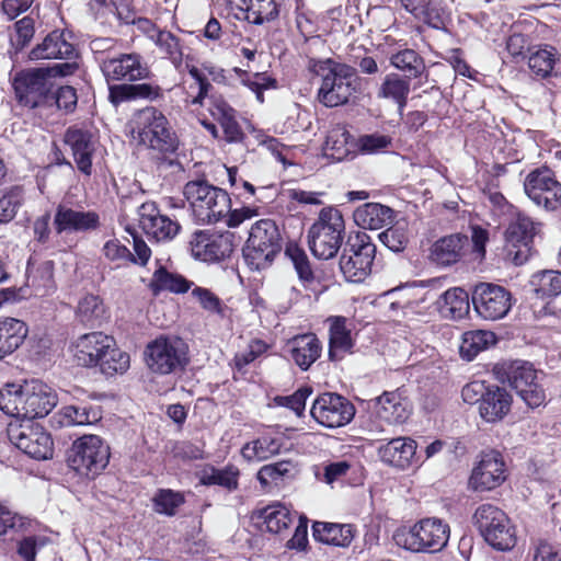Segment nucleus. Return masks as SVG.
Returning a JSON list of instances; mask_svg holds the SVG:
<instances>
[{"label": "nucleus", "mask_w": 561, "mask_h": 561, "mask_svg": "<svg viewBox=\"0 0 561 561\" xmlns=\"http://www.w3.org/2000/svg\"><path fill=\"white\" fill-rule=\"evenodd\" d=\"M378 237L382 244L389 250L393 252H401L405 249L409 242L407 224L398 222L379 233Z\"/></svg>", "instance_id": "obj_57"}, {"label": "nucleus", "mask_w": 561, "mask_h": 561, "mask_svg": "<svg viewBox=\"0 0 561 561\" xmlns=\"http://www.w3.org/2000/svg\"><path fill=\"white\" fill-rule=\"evenodd\" d=\"M110 460L108 445L96 435H83L76 439L67 455L68 466L85 478L99 476Z\"/></svg>", "instance_id": "obj_10"}, {"label": "nucleus", "mask_w": 561, "mask_h": 561, "mask_svg": "<svg viewBox=\"0 0 561 561\" xmlns=\"http://www.w3.org/2000/svg\"><path fill=\"white\" fill-rule=\"evenodd\" d=\"M14 34L11 35V44L15 49L26 47L35 34V20L32 15L23 16L13 24Z\"/></svg>", "instance_id": "obj_58"}, {"label": "nucleus", "mask_w": 561, "mask_h": 561, "mask_svg": "<svg viewBox=\"0 0 561 561\" xmlns=\"http://www.w3.org/2000/svg\"><path fill=\"white\" fill-rule=\"evenodd\" d=\"M104 257L116 264L117 267L129 263L131 260V252L118 239H111L106 241L102 248Z\"/></svg>", "instance_id": "obj_62"}, {"label": "nucleus", "mask_w": 561, "mask_h": 561, "mask_svg": "<svg viewBox=\"0 0 561 561\" xmlns=\"http://www.w3.org/2000/svg\"><path fill=\"white\" fill-rule=\"evenodd\" d=\"M103 374L112 376L114 374H123L129 367V356L127 353L116 347L115 341L112 337V345L106 353L103 354L99 363Z\"/></svg>", "instance_id": "obj_54"}, {"label": "nucleus", "mask_w": 561, "mask_h": 561, "mask_svg": "<svg viewBox=\"0 0 561 561\" xmlns=\"http://www.w3.org/2000/svg\"><path fill=\"white\" fill-rule=\"evenodd\" d=\"M526 195L539 207L556 209L561 203V184L549 168H538L524 180Z\"/></svg>", "instance_id": "obj_16"}, {"label": "nucleus", "mask_w": 561, "mask_h": 561, "mask_svg": "<svg viewBox=\"0 0 561 561\" xmlns=\"http://www.w3.org/2000/svg\"><path fill=\"white\" fill-rule=\"evenodd\" d=\"M344 236L345 221L340 209L333 206L323 207L308 229V245L316 257L330 260L337 254Z\"/></svg>", "instance_id": "obj_6"}, {"label": "nucleus", "mask_w": 561, "mask_h": 561, "mask_svg": "<svg viewBox=\"0 0 561 561\" xmlns=\"http://www.w3.org/2000/svg\"><path fill=\"white\" fill-rule=\"evenodd\" d=\"M410 81L411 80L403 78L398 73H389L383 78L377 91V96L379 99L391 100L398 105V113L400 116L403 115V110L408 103L411 90Z\"/></svg>", "instance_id": "obj_40"}, {"label": "nucleus", "mask_w": 561, "mask_h": 561, "mask_svg": "<svg viewBox=\"0 0 561 561\" xmlns=\"http://www.w3.org/2000/svg\"><path fill=\"white\" fill-rule=\"evenodd\" d=\"M374 409L379 420L391 424H403L411 414V404L398 391H386L375 399Z\"/></svg>", "instance_id": "obj_27"}, {"label": "nucleus", "mask_w": 561, "mask_h": 561, "mask_svg": "<svg viewBox=\"0 0 561 561\" xmlns=\"http://www.w3.org/2000/svg\"><path fill=\"white\" fill-rule=\"evenodd\" d=\"M56 404V393L37 379L24 381L22 385H7L0 391V410L23 421L44 417Z\"/></svg>", "instance_id": "obj_1"}, {"label": "nucleus", "mask_w": 561, "mask_h": 561, "mask_svg": "<svg viewBox=\"0 0 561 561\" xmlns=\"http://www.w3.org/2000/svg\"><path fill=\"white\" fill-rule=\"evenodd\" d=\"M139 225L144 232L156 241H168L173 239L180 231L178 221L160 215L154 203H144L138 208Z\"/></svg>", "instance_id": "obj_22"}, {"label": "nucleus", "mask_w": 561, "mask_h": 561, "mask_svg": "<svg viewBox=\"0 0 561 561\" xmlns=\"http://www.w3.org/2000/svg\"><path fill=\"white\" fill-rule=\"evenodd\" d=\"M111 345L112 336L102 332L83 334L73 344L75 360L83 367L96 366Z\"/></svg>", "instance_id": "obj_24"}, {"label": "nucleus", "mask_w": 561, "mask_h": 561, "mask_svg": "<svg viewBox=\"0 0 561 561\" xmlns=\"http://www.w3.org/2000/svg\"><path fill=\"white\" fill-rule=\"evenodd\" d=\"M399 298L391 302V309L400 308L403 316L409 312H420L421 307L430 299L431 291L420 286H404L394 290Z\"/></svg>", "instance_id": "obj_47"}, {"label": "nucleus", "mask_w": 561, "mask_h": 561, "mask_svg": "<svg viewBox=\"0 0 561 561\" xmlns=\"http://www.w3.org/2000/svg\"><path fill=\"white\" fill-rule=\"evenodd\" d=\"M99 419L100 415L98 412L75 405L64 407L53 416V420L61 427L92 424Z\"/></svg>", "instance_id": "obj_51"}, {"label": "nucleus", "mask_w": 561, "mask_h": 561, "mask_svg": "<svg viewBox=\"0 0 561 561\" xmlns=\"http://www.w3.org/2000/svg\"><path fill=\"white\" fill-rule=\"evenodd\" d=\"M354 526L351 524L316 522L312 525L316 540L335 547H348L354 539Z\"/></svg>", "instance_id": "obj_36"}, {"label": "nucleus", "mask_w": 561, "mask_h": 561, "mask_svg": "<svg viewBox=\"0 0 561 561\" xmlns=\"http://www.w3.org/2000/svg\"><path fill=\"white\" fill-rule=\"evenodd\" d=\"M8 433L10 440L31 458L44 460L53 457L54 443L41 425L31 421L10 424Z\"/></svg>", "instance_id": "obj_13"}, {"label": "nucleus", "mask_w": 561, "mask_h": 561, "mask_svg": "<svg viewBox=\"0 0 561 561\" xmlns=\"http://www.w3.org/2000/svg\"><path fill=\"white\" fill-rule=\"evenodd\" d=\"M354 149L353 138L344 126L336 125L329 130L323 147L325 157L334 161H342L354 153Z\"/></svg>", "instance_id": "obj_38"}, {"label": "nucleus", "mask_w": 561, "mask_h": 561, "mask_svg": "<svg viewBox=\"0 0 561 561\" xmlns=\"http://www.w3.org/2000/svg\"><path fill=\"white\" fill-rule=\"evenodd\" d=\"M183 503V494L170 489L159 490L153 497L154 511L159 514H164L168 516H173L178 507Z\"/></svg>", "instance_id": "obj_56"}, {"label": "nucleus", "mask_w": 561, "mask_h": 561, "mask_svg": "<svg viewBox=\"0 0 561 561\" xmlns=\"http://www.w3.org/2000/svg\"><path fill=\"white\" fill-rule=\"evenodd\" d=\"M183 194L194 218L202 224H216L229 213L231 203L229 194L205 180L187 182Z\"/></svg>", "instance_id": "obj_7"}, {"label": "nucleus", "mask_w": 561, "mask_h": 561, "mask_svg": "<svg viewBox=\"0 0 561 561\" xmlns=\"http://www.w3.org/2000/svg\"><path fill=\"white\" fill-rule=\"evenodd\" d=\"M403 8L428 26L443 30L448 15L440 4L433 0H400Z\"/></svg>", "instance_id": "obj_35"}, {"label": "nucleus", "mask_w": 561, "mask_h": 561, "mask_svg": "<svg viewBox=\"0 0 561 561\" xmlns=\"http://www.w3.org/2000/svg\"><path fill=\"white\" fill-rule=\"evenodd\" d=\"M188 244L194 257L204 262L221 261L233 252V234L197 230L192 234Z\"/></svg>", "instance_id": "obj_19"}, {"label": "nucleus", "mask_w": 561, "mask_h": 561, "mask_svg": "<svg viewBox=\"0 0 561 561\" xmlns=\"http://www.w3.org/2000/svg\"><path fill=\"white\" fill-rule=\"evenodd\" d=\"M287 345L291 359L302 370L309 369L322 352V344L313 333L296 335Z\"/></svg>", "instance_id": "obj_32"}, {"label": "nucleus", "mask_w": 561, "mask_h": 561, "mask_svg": "<svg viewBox=\"0 0 561 561\" xmlns=\"http://www.w3.org/2000/svg\"><path fill=\"white\" fill-rule=\"evenodd\" d=\"M468 245V237L453 233L436 240L430 249V260L439 266H450L461 260Z\"/></svg>", "instance_id": "obj_29"}, {"label": "nucleus", "mask_w": 561, "mask_h": 561, "mask_svg": "<svg viewBox=\"0 0 561 561\" xmlns=\"http://www.w3.org/2000/svg\"><path fill=\"white\" fill-rule=\"evenodd\" d=\"M260 517L270 533L280 534L288 528L296 515H293L285 505L276 503L263 508Z\"/></svg>", "instance_id": "obj_49"}, {"label": "nucleus", "mask_w": 561, "mask_h": 561, "mask_svg": "<svg viewBox=\"0 0 561 561\" xmlns=\"http://www.w3.org/2000/svg\"><path fill=\"white\" fill-rule=\"evenodd\" d=\"M437 305L442 317L450 320H460L470 310L469 295L459 287L446 290L437 300Z\"/></svg>", "instance_id": "obj_41"}, {"label": "nucleus", "mask_w": 561, "mask_h": 561, "mask_svg": "<svg viewBox=\"0 0 561 561\" xmlns=\"http://www.w3.org/2000/svg\"><path fill=\"white\" fill-rule=\"evenodd\" d=\"M77 56L78 53L73 44L66 38L65 32L58 30L47 34L42 43L30 51L32 60L66 59V62H76Z\"/></svg>", "instance_id": "obj_26"}, {"label": "nucleus", "mask_w": 561, "mask_h": 561, "mask_svg": "<svg viewBox=\"0 0 561 561\" xmlns=\"http://www.w3.org/2000/svg\"><path fill=\"white\" fill-rule=\"evenodd\" d=\"M154 45L160 53L168 58L172 65L180 69L183 65V45L179 37L169 31L163 30L154 39Z\"/></svg>", "instance_id": "obj_53"}, {"label": "nucleus", "mask_w": 561, "mask_h": 561, "mask_svg": "<svg viewBox=\"0 0 561 561\" xmlns=\"http://www.w3.org/2000/svg\"><path fill=\"white\" fill-rule=\"evenodd\" d=\"M282 250V234L272 219H261L251 226L242 249L245 264L252 271H262L272 265Z\"/></svg>", "instance_id": "obj_8"}, {"label": "nucleus", "mask_w": 561, "mask_h": 561, "mask_svg": "<svg viewBox=\"0 0 561 561\" xmlns=\"http://www.w3.org/2000/svg\"><path fill=\"white\" fill-rule=\"evenodd\" d=\"M239 470L233 466L224 469L209 467L203 470L199 481L203 485H220L229 491L238 488Z\"/></svg>", "instance_id": "obj_52"}, {"label": "nucleus", "mask_w": 561, "mask_h": 561, "mask_svg": "<svg viewBox=\"0 0 561 561\" xmlns=\"http://www.w3.org/2000/svg\"><path fill=\"white\" fill-rule=\"evenodd\" d=\"M310 413L319 424L335 428L350 423L355 415V409L344 397L327 392L314 400Z\"/></svg>", "instance_id": "obj_18"}, {"label": "nucleus", "mask_w": 561, "mask_h": 561, "mask_svg": "<svg viewBox=\"0 0 561 561\" xmlns=\"http://www.w3.org/2000/svg\"><path fill=\"white\" fill-rule=\"evenodd\" d=\"M504 472V462L499 454L494 451L483 454L472 470L470 484L474 490L495 489L505 480Z\"/></svg>", "instance_id": "obj_23"}, {"label": "nucleus", "mask_w": 561, "mask_h": 561, "mask_svg": "<svg viewBox=\"0 0 561 561\" xmlns=\"http://www.w3.org/2000/svg\"><path fill=\"white\" fill-rule=\"evenodd\" d=\"M129 135L138 145L159 152L172 153L179 139L165 115L154 106L136 111L128 123Z\"/></svg>", "instance_id": "obj_3"}, {"label": "nucleus", "mask_w": 561, "mask_h": 561, "mask_svg": "<svg viewBox=\"0 0 561 561\" xmlns=\"http://www.w3.org/2000/svg\"><path fill=\"white\" fill-rule=\"evenodd\" d=\"M106 81L137 82L149 79L151 71L137 53L105 56L99 60Z\"/></svg>", "instance_id": "obj_14"}, {"label": "nucleus", "mask_w": 561, "mask_h": 561, "mask_svg": "<svg viewBox=\"0 0 561 561\" xmlns=\"http://www.w3.org/2000/svg\"><path fill=\"white\" fill-rule=\"evenodd\" d=\"M192 283L182 275L169 273L163 267L157 270L150 283V288L154 294L161 290H169L176 294L186 293Z\"/></svg>", "instance_id": "obj_50"}, {"label": "nucleus", "mask_w": 561, "mask_h": 561, "mask_svg": "<svg viewBox=\"0 0 561 561\" xmlns=\"http://www.w3.org/2000/svg\"><path fill=\"white\" fill-rule=\"evenodd\" d=\"M376 245L366 232L350 236L340 257V270L346 280L360 283L371 272Z\"/></svg>", "instance_id": "obj_12"}, {"label": "nucleus", "mask_w": 561, "mask_h": 561, "mask_svg": "<svg viewBox=\"0 0 561 561\" xmlns=\"http://www.w3.org/2000/svg\"><path fill=\"white\" fill-rule=\"evenodd\" d=\"M193 298L208 313L225 316V305L221 299L211 290L204 287H195L192 290Z\"/></svg>", "instance_id": "obj_60"}, {"label": "nucleus", "mask_w": 561, "mask_h": 561, "mask_svg": "<svg viewBox=\"0 0 561 561\" xmlns=\"http://www.w3.org/2000/svg\"><path fill=\"white\" fill-rule=\"evenodd\" d=\"M22 199V191L16 186L0 190V224H8L15 217Z\"/></svg>", "instance_id": "obj_55"}, {"label": "nucleus", "mask_w": 561, "mask_h": 561, "mask_svg": "<svg viewBox=\"0 0 561 561\" xmlns=\"http://www.w3.org/2000/svg\"><path fill=\"white\" fill-rule=\"evenodd\" d=\"M286 254L291 259L300 279L305 282L313 279V273L310 267L309 260L301 249L298 247H288L286 249Z\"/></svg>", "instance_id": "obj_64"}, {"label": "nucleus", "mask_w": 561, "mask_h": 561, "mask_svg": "<svg viewBox=\"0 0 561 561\" xmlns=\"http://www.w3.org/2000/svg\"><path fill=\"white\" fill-rule=\"evenodd\" d=\"M309 72L321 78L318 100L328 107L343 105L355 92L357 71L354 67L332 58H310L307 64Z\"/></svg>", "instance_id": "obj_2"}, {"label": "nucleus", "mask_w": 561, "mask_h": 561, "mask_svg": "<svg viewBox=\"0 0 561 561\" xmlns=\"http://www.w3.org/2000/svg\"><path fill=\"white\" fill-rule=\"evenodd\" d=\"M389 62L404 75L403 78L409 80L421 77L426 70L424 59L410 48L391 54Z\"/></svg>", "instance_id": "obj_44"}, {"label": "nucleus", "mask_w": 561, "mask_h": 561, "mask_svg": "<svg viewBox=\"0 0 561 561\" xmlns=\"http://www.w3.org/2000/svg\"><path fill=\"white\" fill-rule=\"evenodd\" d=\"M393 210L379 203H366L354 211L355 222L364 228L377 230L391 222Z\"/></svg>", "instance_id": "obj_39"}, {"label": "nucleus", "mask_w": 561, "mask_h": 561, "mask_svg": "<svg viewBox=\"0 0 561 561\" xmlns=\"http://www.w3.org/2000/svg\"><path fill=\"white\" fill-rule=\"evenodd\" d=\"M163 89L159 84L149 82L121 83L108 88V100L114 106L136 100L153 102L163 99Z\"/></svg>", "instance_id": "obj_28"}, {"label": "nucleus", "mask_w": 561, "mask_h": 561, "mask_svg": "<svg viewBox=\"0 0 561 561\" xmlns=\"http://www.w3.org/2000/svg\"><path fill=\"white\" fill-rule=\"evenodd\" d=\"M495 342V335L491 331L474 330L462 334L459 346L460 356L467 360H472L480 352L488 348Z\"/></svg>", "instance_id": "obj_48"}, {"label": "nucleus", "mask_w": 561, "mask_h": 561, "mask_svg": "<svg viewBox=\"0 0 561 561\" xmlns=\"http://www.w3.org/2000/svg\"><path fill=\"white\" fill-rule=\"evenodd\" d=\"M100 226V215L94 210L75 209L66 204H58L55 209L53 227L57 234L87 233Z\"/></svg>", "instance_id": "obj_20"}, {"label": "nucleus", "mask_w": 561, "mask_h": 561, "mask_svg": "<svg viewBox=\"0 0 561 561\" xmlns=\"http://www.w3.org/2000/svg\"><path fill=\"white\" fill-rule=\"evenodd\" d=\"M26 324L15 318H0V359L15 352L27 336Z\"/></svg>", "instance_id": "obj_37"}, {"label": "nucleus", "mask_w": 561, "mask_h": 561, "mask_svg": "<svg viewBox=\"0 0 561 561\" xmlns=\"http://www.w3.org/2000/svg\"><path fill=\"white\" fill-rule=\"evenodd\" d=\"M472 304L476 312L484 320L504 318L512 308V294L503 286L481 283L474 287Z\"/></svg>", "instance_id": "obj_15"}, {"label": "nucleus", "mask_w": 561, "mask_h": 561, "mask_svg": "<svg viewBox=\"0 0 561 561\" xmlns=\"http://www.w3.org/2000/svg\"><path fill=\"white\" fill-rule=\"evenodd\" d=\"M188 346L178 336L160 335L147 344L145 362L150 371L170 375L182 371L188 364Z\"/></svg>", "instance_id": "obj_9"}, {"label": "nucleus", "mask_w": 561, "mask_h": 561, "mask_svg": "<svg viewBox=\"0 0 561 561\" xmlns=\"http://www.w3.org/2000/svg\"><path fill=\"white\" fill-rule=\"evenodd\" d=\"M541 224L533 220L525 214H517L516 217L510 222L505 231V239L513 247L520 245L524 248L514 253L513 260L516 265H522L526 262L529 243L540 232Z\"/></svg>", "instance_id": "obj_21"}, {"label": "nucleus", "mask_w": 561, "mask_h": 561, "mask_svg": "<svg viewBox=\"0 0 561 561\" xmlns=\"http://www.w3.org/2000/svg\"><path fill=\"white\" fill-rule=\"evenodd\" d=\"M529 286L537 298L545 299L561 294V272L543 270L531 275Z\"/></svg>", "instance_id": "obj_46"}, {"label": "nucleus", "mask_w": 561, "mask_h": 561, "mask_svg": "<svg viewBox=\"0 0 561 561\" xmlns=\"http://www.w3.org/2000/svg\"><path fill=\"white\" fill-rule=\"evenodd\" d=\"M528 67L538 78L557 77L561 75V55L550 45L534 47L529 50Z\"/></svg>", "instance_id": "obj_31"}, {"label": "nucleus", "mask_w": 561, "mask_h": 561, "mask_svg": "<svg viewBox=\"0 0 561 561\" xmlns=\"http://www.w3.org/2000/svg\"><path fill=\"white\" fill-rule=\"evenodd\" d=\"M512 396L499 386L489 387L485 397L479 405L480 416L489 423L503 420L512 407Z\"/></svg>", "instance_id": "obj_34"}, {"label": "nucleus", "mask_w": 561, "mask_h": 561, "mask_svg": "<svg viewBox=\"0 0 561 561\" xmlns=\"http://www.w3.org/2000/svg\"><path fill=\"white\" fill-rule=\"evenodd\" d=\"M330 322V339H329V357L331 360L341 358V353L347 352L352 346L351 330L346 327V318L331 317L328 319Z\"/></svg>", "instance_id": "obj_42"}, {"label": "nucleus", "mask_w": 561, "mask_h": 561, "mask_svg": "<svg viewBox=\"0 0 561 561\" xmlns=\"http://www.w3.org/2000/svg\"><path fill=\"white\" fill-rule=\"evenodd\" d=\"M77 92L72 87L65 85L60 87L57 91H49L47 105L46 107L56 106L59 110H64L65 112H72L77 105Z\"/></svg>", "instance_id": "obj_59"}, {"label": "nucleus", "mask_w": 561, "mask_h": 561, "mask_svg": "<svg viewBox=\"0 0 561 561\" xmlns=\"http://www.w3.org/2000/svg\"><path fill=\"white\" fill-rule=\"evenodd\" d=\"M283 440L278 436L264 435L247 443L241 454L248 461H263L279 454Z\"/></svg>", "instance_id": "obj_43"}, {"label": "nucleus", "mask_w": 561, "mask_h": 561, "mask_svg": "<svg viewBox=\"0 0 561 561\" xmlns=\"http://www.w3.org/2000/svg\"><path fill=\"white\" fill-rule=\"evenodd\" d=\"M77 69V62H62L50 68H38L18 75L13 82L18 102L30 108H46L51 90L49 78L70 76Z\"/></svg>", "instance_id": "obj_4"}, {"label": "nucleus", "mask_w": 561, "mask_h": 561, "mask_svg": "<svg viewBox=\"0 0 561 561\" xmlns=\"http://www.w3.org/2000/svg\"><path fill=\"white\" fill-rule=\"evenodd\" d=\"M416 442L410 437H397L378 447L380 459L398 468H407L416 453Z\"/></svg>", "instance_id": "obj_33"}, {"label": "nucleus", "mask_w": 561, "mask_h": 561, "mask_svg": "<svg viewBox=\"0 0 561 561\" xmlns=\"http://www.w3.org/2000/svg\"><path fill=\"white\" fill-rule=\"evenodd\" d=\"M208 111L213 118L220 124L228 142L242 140L243 131L237 121L236 111L222 96L210 95Z\"/></svg>", "instance_id": "obj_30"}, {"label": "nucleus", "mask_w": 561, "mask_h": 561, "mask_svg": "<svg viewBox=\"0 0 561 561\" xmlns=\"http://www.w3.org/2000/svg\"><path fill=\"white\" fill-rule=\"evenodd\" d=\"M507 381L522 400L531 409L546 402V392L538 382L537 370L527 362H515L507 370Z\"/></svg>", "instance_id": "obj_17"}, {"label": "nucleus", "mask_w": 561, "mask_h": 561, "mask_svg": "<svg viewBox=\"0 0 561 561\" xmlns=\"http://www.w3.org/2000/svg\"><path fill=\"white\" fill-rule=\"evenodd\" d=\"M449 525L437 517H425L413 526L396 530L393 540L397 546L411 552L436 553L448 543Z\"/></svg>", "instance_id": "obj_5"}, {"label": "nucleus", "mask_w": 561, "mask_h": 561, "mask_svg": "<svg viewBox=\"0 0 561 561\" xmlns=\"http://www.w3.org/2000/svg\"><path fill=\"white\" fill-rule=\"evenodd\" d=\"M103 311L101 299L94 295H87L79 301L77 314L82 322L93 323L102 317Z\"/></svg>", "instance_id": "obj_61"}, {"label": "nucleus", "mask_w": 561, "mask_h": 561, "mask_svg": "<svg viewBox=\"0 0 561 561\" xmlns=\"http://www.w3.org/2000/svg\"><path fill=\"white\" fill-rule=\"evenodd\" d=\"M291 470L289 461H279L263 466L257 472V480L263 486H267L273 482H277Z\"/></svg>", "instance_id": "obj_63"}, {"label": "nucleus", "mask_w": 561, "mask_h": 561, "mask_svg": "<svg viewBox=\"0 0 561 561\" xmlns=\"http://www.w3.org/2000/svg\"><path fill=\"white\" fill-rule=\"evenodd\" d=\"M93 136L87 128L70 126L64 136L65 144L70 147L77 168L85 175L92 172Z\"/></svg>", "instance_id": "obj_25"}, {"label": "nucleus", "mask_w": 561, "mask_h": 561, "mask_svg": "<svg viewBox=\"0 0 561 561\" xmlns=\"http://www.w3.org/2000/svg\"><path fill=\"white\" fill-rule=\"evenodd\" d=\"M245 7V20L261 25L274 21L279 15L280 0H241Z\"/></svg>", "instance_id": "obj_45"}, {"label": "nucleus", "mask_w": 561, "mask_h": 561, "mask_svg": "<svg viewBox=\"0 0 561 561\" xmlns=\"http://www.w3.org/2000/svg\"><path fill=\"white\" fill-rule=\"evenodd\" d=\"M473 519L484 540L494 549L508 551L515 547L517 541L515 527L499 507L482 504L476 510Z\"/></svg>", "instance_id": "obj_11"}]
</instances>
